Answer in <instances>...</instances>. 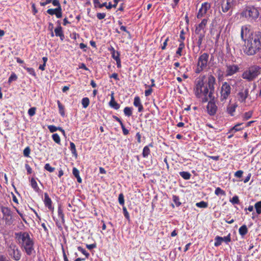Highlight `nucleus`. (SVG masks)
Here are the masks:
<instances>
[{"mask_svg":"<svg viewBox=\"0 0 261 261\" xmlns=\"http://www.w3.org/2000/svg\"><path fill=\"white\" fill-rule=\"evenodd\" d=\"M252 114L253 113L252 111H249L245 113L243 116V119L244 120H248L252 117Z\"/></svg>","mask_w":261,"mask_h":261,"instance_id":"ea45409f","label":"nucleus"},{"mask_svg":"<svg viewBox=\"0 0 261 261\" xmlns=\"http://www.w3.org/2000/svg\"><path fill=\"white\" fill-rule=\"evenodd\" d=\"M32 11H33V13L34 15H35L38 12V10L36 8L35 4H32Z\"/></svg>","mask_w":261,"mask_h":261,"instance_id":"774afa93","label":"nucleus"},{"mask_svg":"<svg viewBox=\"0 0 261 261\" xmlns=\"http://www.w3.org/2000/svg\"><path fill=\"white\" fill-rule=\"evenodd\" d=\"M30 181L31 186L34 189V190L36 192H38L39 188L38 186V184L35 178L32 177Z\"/></svg>","mask_w":261,"mask_h":261,"instance_id":"b1692460","label":"nucleus"},{"mask_svg":"<svg viewBox=\"0 0 261 261\" xmlns=\"http://www.w3.org/2000/svg\"><path fill=\"white\" fill-rule=\"evenodd\" d=\"M242 124V123H237L233 127L231 128L229 130V133H231L232 134L229 136L228 138L229 139L231 138L236 132L242 130L243 127H240Z\"/></svg>","mask_w":261,"mask_h":261,"instance_id":"6ab92c4d","label":"nucleus"},{"mask_svg":"<svg viewBox=\"0 0 261 261\" xmlns=\"http://www.w3.org/2000/svg\"><path fill=\"white\" fill-rule=\"evenodd\" d=\"M185 48V45L184 42L181 41L180 44H179V46L177 48V50L176 51V56L178 58L181 57L184 55V50Z\"/></svg>","mask_w":261,"mask_h":261,"instance_id":"4be33fe9","label":"nucleus"},{"mask_svg":"<svg viewBox=\"0 0 261 261\" xmlns=\"http://www.w3.org/2000/svg\"><path fill=\"white\" fill-rule=\"evenodd\" d=\"M52 139L54 140V141L56 142L57 144L59 145L61 144V139L58 134H54L52 135Z\"/></svg>","mask_w":261,"mask_h":261,"instance_id":"f704fd0d","label":"nucleus"},{"mask_svg":"<svg viewBox=\"0 0 261 261\" xmlns=\"http://www.w3.org/2000/svg\"><path fill=\"white\" fill-rule=\"evenodd\" d=\"M243 174V171L242 170H238L234 173V176L238 178H241Z\"/></svg>","mask_w":261,"mask_h":261,"instance_id":"680f3d73","label":"nucleus"},{"mask_svg":"<svg viewBox=\"0 0 261 261\" xmlns=\"http://www.w3.org/2000/svg\"><path fill=\"white\" fill-rule=\"evenodd\" d=\"M58 216L60 218H61L62 220H64V215L63 213V211L61 207H59L58 209Z\"/></svg>","mask_w":261,"mask_h":261,"instance_id":"49530a36","label":"nucleus"},{"mask_svg":"<svg viewBox=\"0 0 261 261\" xmlns=\"http://www.w3.org/2000/svg\"><path fill=\"white\" fill-rule=\"evenodd\" d=\"M210 7L211 6L209 3L207 2L203 3L197 13V18L199 19L203 17L207 13V11L210 9Z\"/></svg>","mask_w":261,"mask_h":261,"instance_id":"1a4fd4ad","label":"nucleus"},{"mask_svg":"<svg viewBox=\"0 0 261 261\" xmlns=\"http://www.w3.org/2000/svg\"><path fill=\"white\" fill-rule=\"evenodd\" d=\"M223 242H224L226 244L229 243L231 241V235L229 233L227 236L222 237Z\"/></svg>","mask_w":261,"mask_h":261,"instance_id":"8fccbe9b","label":"nucleus"},{"mask_svg":"<svg viewBox=\"0 0 261 261\" xmlns=\"http://www.w3.org/2000/svg\"><path fill=\"white\" fill-rule=\"evenodd\" d=\"M36 111V108L35 107L31 108L28 110V114L31 117L33 116L35 114Z\"/></svg>","mask_w":261,"mask_h":261,"instance_id":"a18cd8bd","label":"nucleus"},{"mask_svg":"<svg viewBox=\"0 0 261 261\" xmlns=\"http://www.w3.org/2000/svg\"><path fill=\"white\" fill-rule=\"evenodd\" d=\"M25 168L27 170L28 174H30L32 173V172H33L32 169L28 164H25Z\"/></svg>","mask_w":261,"mask_h":261,"instance_id":"13d9d810","label":"nucleus"},{"mask_svg":"<svg viewBox=\"0 0 261 261\" xmlns=\"http://www.w3.org/2000/svg\"><path fill=\"white\" fill-rule=\"evenodd\" d=\"M44 204L49 211L53 212L54 207L53 205V202L47 193H44Z\"/></svg>","mask_w":261,"mask_h":261,"instance_id":"2eb2a0df","label":"nucleus"},{"mask_svg":"<svg viewBox=\"0 0 261 261\" xmlns=\"http://www.w3.org/2000/svg\"><path fill=\"white\" fill-rule=\"evenodd\" d=\"M112 54V58L116 61L117 59H120V54L118 51H116L113 47L110 49Z\"/></svg>","mask_w":261,"mask_h":261,"instance_id":"c85d7f7f","label":"nucleus"},{"mask_svg":"<svg viewBox=\"0 0 261 261\" xmlns=\"http://www.w3.org/2000/svg\"><path fill=\"white\" fill-rule=\"evenodd\" d=\"M169 40V37H167L165 40V41H164L163 42V45H162L161 46V48L162 50H164L166 49V46L167 45V43L168 42V41Z\"/></svg>","mask_w":261,"mask_h":261,"instance_id":"052dcab7","label":"nucleus"},{"mask_svg":"<svg viewBox=\"0 0 261 261\" xmlns=\"http://www.w3.org/2000/svg\"><path fill=\"white\" fill-rule=\"evenodd\" d=\"M253 209H254V206L252 205H250L248 207L245 208L244 211L245 212V214L246 215H248V213L247 212V211H248L249 212H253Z\"/></svg>","mask_w":261,"mask_h":261,"instance_id":"6e6d98bb","label":"nucleus"},{"mask_svg":"<svg viewBox=\"0 0 261 261\" xmlns=\"http://www.w3.org/2000/svg\"><path fill=\"white\" fill-rule=\"evenodd\" d=\"M259 15V12L258 8L252 6L245 7L241 13L242 17L249 20H255L258 18Z\"/></svg>","mask_w":261,"mask_h":261,"instance_id":"39448f33","label":"nucleus"},{"mask_svg":"<svg viewBox=\"0 0 261 261\" xmlns=\"http://www.w3.org/2000/svg\"><path fill=\"white\" fill-rule=\"evenodd\" d=\"M231 92L230 86L226 82L224 83L221 87L220 92V100L225 101L229 96Z\"/></svg>","mask_w":261,"mask_h":261,"instance_id":"0eeeda50","label":"nucleus"},{"mask_svg":"<svg viewBox=\"0 0 261 261\" xmlns=\"http://www.w3.org/2000/svg\"><path fill=\"white\" fill-rule=\"evenodd\" d=\"M30 151L31 150L29 147H27L26 148H25L23 150V152L24 156L25 157H29L30 154Z\"/></svg>","mask_w":261,"mask_h":261,"instance_id":"3c124183","label":"nucleus"},{"mask_svg":"<svg viewBox=\"0 0 261 261\" xmlns=\"http://www.w3.org/2000/svg\"><path fill=\"white\" fill-rule=\"evenodd\" d=\"M53 5L54 6H57V8H61L60 2L59 0H52L51 2Z\"/></svg>","mask_w":261,"mask_h":261,"instance_id":"e2e57ef3","label":"nucleus"},{"mask_svg":"<svg viewBox=\"0 0 261 261\" xmlns=\"http://www.w3.org/2000/svg\"><path fill=\"white\" fill-rule=\"evenodd\" d=\"M44 169L49 171V172H53L55 170V168L52 167L49 164L46 163L44 166Z\"/></svg>","mask_w":261,"mask_h":261,"instance_id":"c03bdc74","label":"nucleus"},{"mask_svg":"<svg viewBox=\"0 0 261 261\" xmlns=\"http://www.w3.org/2000/svg\"><path fill=\"white\" fill-rule=\"evenodd\" d=\"M238 106V105L236 101H232L231 100H229V103L226 108L227 113L231 116H234V113Z\"/></svg>","mask_w":261,"mask_h":261,"instance_id":"ddd939ff","label":"nucleus"},{"mask_svg":"<svg viewBox=\"0 0 261 261\" xmlns=\"http://www.w3.org/2000/svg\"><path fill=\"white\" fill-rule=\"evenodd\" d=\"M70 149L72 154L74 156H75V157H77V153L75 145L73 142H70Z\"/></svg>","mask_w":261,"mask_h":261,"instance_id":"2f4dec72","label":"nucleus"},{"mask_svg":"<svg viewBox=\"0 0 261 261\" xmlns=\"http://www.w3.org/2000/svg\"><path fill=\"white\" fill-rule=\"evenodd\" d=\"M215 194L218 196L219 195H225V192L224 191L222 190L220 188L218 187L215 190Z\"/></svg>","mask_w":261,"mask_h":261,"instance_id":"79ce46f5","label":"nucleus"},{"mask_svg":"<svg viewBox=\"0 0 261 261\" xmlns=\"http://www.w3.org/2000/svg\"><path fill=\"white\" fill-rule=\"evenodd\" d=\"M173 200L177 206H179L180 205L181 203L179 202V199L177 196L173 195Z\"/></svg>","mask_w":261,"mask_h":261,"instance_id":"603ef678","label":"nucleus"},{"mask_svg":"<svg viewBox=\"0 0 261 261\" xmlns=\"http://www.w3.org/2000/svg\"><path fill=\"white\" fill-rule=\"evenodd\" d=\"M17 80V75L13 72L11 73L10 76L9 77L8 79V83L11 84L12 82L15 81Z\"/></svg>","mask_w":261,"mask_h":261,"instance_id":"e433bc0d","label":"nucleus"},{"mask_svg":"<svg viewBox=\"0 0 261 261\" xmlns=\"http://www.w3.org/2000/svg\"><path fill=\"white\" fill-rule=\"evenodd\" d=\"M249 95V90L247 89L239 91L237 95V100L241 102L245 103L246 99Z\"/></svg>","mask_w":261,"mask_h":261,"instance_id":"9b49d317","label":"nucleus"},{"mask_svg":"<svg viewBox=\"0 0 261 261\" xmlns=\"http://www.w3.org/2000/svg\"><path fill=\"white\" fill-rule=\"evenodd\" d=\"M236 0H223L222 4V10L224 13L232 10L236 5Z\"/></svg>","mask_w":261,"mask_h":261,"instance_id":"6e6552de","label":"nucleus"},{"mask_svg":"<svg viewBox=\"0 0 261 261\" xmlns=\"http://www.w3.org/2000/svg\"><path fill=\"white\" fill-rule=\"evenodd\" d=\"M150 153L149 146H145L143 149L142 155L144 158H147Z\"/></svg>","mask_w":261,"mask_h":261,"instance_id":"7c9ffc66","label":"nucleus"},{"mask_svg":"<svg viewBox=\"0 0 261 261\" xmlns=\"http://www.w3.org/2000/svg\"><path fill=\"white\" fill-rule=\"evenodd\" d=\"M49 130L50 133H54L56 132L57 130H59L60 127H57L53 125H50L47 126Z\"/></svg>","mask_w":261,"mask_h":261,"instance_id":"37998d69","label":"nucleus"},{"mask_svg":"<svg viewBox=\"0 0 261 261\" xmlns=\"http://www.w3.org/2000/svg\"><path fill=\"white\" fill-rule=\"evenodd\" d=\"M123 211L124 212V215L125 217L127 219H128L129 218V214H128L125 207H123Z\"/></svg>","mask_w":261,"mask_h":261,"instance_id":"338daca9","label":"nucleus"},{"mask_svg":"<svg viewBox=\"0 0 261 261\" xmlns=\"http://www.w3.org/2000/svg\"><path fill=\"white\" fill-rule=\"evenodd\" d=\"M72 174L76 178L77 181L79 183H81L82 181V178L80 176V172L78 169L74 167L72 169Z\"/></svg>","mask_w":261,"mask_h":261,"instance_id":"393cba45","label":"nucleus"},{"mask_svg":"<svg viewBox=\"0 0 261 261\" xmlns=\"http://www.w3.org/2000/svg\"><path fill=\"white\" fill-rule=\"evenodd\" d=\"M118 201H119V202L120 205H124V196H123V194L121 193L119 195Z\"/></svg>","mask_w":261,"mask_h":261,"instance_id":"09e8293b","label":"nucleus"},{"mask_svg":"<svg viewBox=\"0 0 261 261\" xmlns=\"http://www.w3.org/2000/svg\"><path fill=\"white\" fill-rule=\"evenodd\" d=\"M55 33L56 36L60 37L61 40L64 39V35L62 30V28L60 25H59L55 29Z\"/></svg>","mask_w":261,"mask_h":261,"instance_id":"5701e85b","label":"nucleus"},{"mask_svg":"<svg viewBox=\"0 0 261 261\" xmlns=\"http://www.w3.org/2000/svg\"><path fill=\"white\" fill-rule=\"evenodd\" d=\"M110 78H113L116 81H119V79L118 77V75L116 73H114L112 74H111V75H110Z\"/></svg>","mask_w":261,"mask_h":261,"instance_id":"0e129e2a","label":"nucleus"},{"mask_svg":"<svg viewBox=\"0 0 261 261\" xmlns=\"http://www.w3.org/2000/svg\"><path fill=\"white\" fill-rule=\"evenodd\" d=\"M261 68L252 65L248 68L242 74V77L248 81H253L260 74Z\"/></svg>","mask_w":261,"mask_h":261,"instance_id":"423d86ee","label":"nucleus"},{"mask_svg":"<svg viewBox=\"0 0 261 261\" xmlns=\"http://www.w3.org/2000/svg\"><path fill=\"white\" fill-rule=\"evenodd\" d=\"M106 14L105 13H97L96 14L97 18L99 19H102L105 18Z\"/></svg>","mask_w":261,"mask_h":261,"instance_id":"4d7b16f0","label":"nucleus"},{"mask_svg":"<svg viewBox=\"0 0 261 261\" xmlns=\"http://www.w3.org/2000/svg\"><path fill=\"white\" fill-rule=\"evenodd\" d=\"M255 210L256 214L258 216L261 214V201L256 202L254 205Z\"/></svg>","mask_w":261,"mask_h":261,"instance_id":"bb28decb","label":"nucleus"},{"mask_svg":"<svg viewBox=\"0 0 261 261\" xmlns=\"http://www.w3.org/2000/svg\"><path fill=\"white\" fill-rule=\"evenodd\" d=\"M248 35H251V34H250V30L246 25L243 26L241 28V37L242 40L244 41V43H245V41H247L246 38Z\"/></svg>","mask_w":261,"mask_h":261,"instance_id":"f3484780","label":"nucleus"},{"mask_svg":"<svg viewBox=\"0 0 261 261\" xmlns=\"http://www.w3.org/2000/svg\"><path fill=\"white\" fill-rule=\"evenodd\" d=\"M196 205L198 207L200 208H206L208 206V204L207 202H204L203 201H200L199 202H197L196 203Z\"/></svg>","mask_w":261,"mask_h":261,"instance_id":"58836bf2","label":"nucleus"},{"mask_svg":"<svg viewBox=\"0 0 261 261\" xmlns=\"http://www.w3.org/2000/svg\"><path fill=\"white\" fill-rule=\"evenodd\" d=\"M179 37H180V40H179L180 43L181 42V41L184 42V40L185 39L184 31H181L180 32Z\"/></svg>","mask_w":261,"mask_h":261,"instance_id":"69168bd1","label":"nucleus"},{"mask_svg":"<svg viewBox=\"0 0 261 261\" xmlns=\"http://www.w3.org/2000/svg\"><path fill=\"white\" fill-rule=\"evenodd\" d=\"M209 54L206 53L201 54L197 60L194 68V72L196 74H199L208 68Z\"/></svg>","mask_w":261,"mask_h":261,"instance_id":"20e7f679","label":"nucleus"},{"mask_svg":"<svg viewBox=\"0 0 261 261\" xmlns=\"http://www.w3.org/2000/svg\"><path fill=\"white\" fill-rule=\"evenodd\" d=\"M134 106L138 109L139 112H142L143 111V106L141 103V99L138 96H136L134 98Z\"/></svg>","mask_w":261,"mask_h":261,"instance_id":"a211bd4d","label":"nucleus"},{"mask_svg":"<svg viewBox=\"0 0 261 261\" xmlns=\"http://www.w3.org/2000/svg\"><path fill=\"white\" fill-rule=\"evenodd\" d=\"M16 238L21 249L28 255H31L34 250V241L27 232H20L16 233Z\"/></svg>","mask_w":261,"mask_h":261,"instance_id":"7ed1b4c3","label":"nucleus"},{"mask_svg":"<svg viewBox=\"0 0 261 261\" xmlns=\"http://www.w3.org/2000/svg\"><path fill=\"white\" fill-rule=\"evenodd\" d=\"M109 106L115 110H118L120 108V105L115 100L114 93L111 94Z\"/></svg>","mask_w":261,"mask_h":261,"instance_id":"412c9836","label":"nucleus"},{"mask_svg":"<svg viewBox=\"0 0 261 261\" xmlns=\"http://www.w3.org/2000/svg\"><path fill=\"white\" fill-rule=\"evenodd\" d=\"M223 242L222 237L216 236L215 238L214 245L216 247H218L221 245Z\"/></svg>","mask_w":261,"mask_h":261,"instance_id":"473e14b6","label":"nucleus"},{"mask_svg":"<svg viewBox=\"0 0 261 261\" xmlns=\"http://www.w3.org/2000/svg\"><path fill=\"white\" fill-rule=\"evenodd\" d=\"M239 67L237 65H229L227 66L226 70V75L231 76L237 73L239 70Z\"/></svg>","mask_w":261,"mask_h":261,"instance_id":"4468645a","label":"nucleus"},{"mask_svg":"<svg viewBox=\"0 0 261 261\" xmlns=\"http://www.w3.org/2000/svg\"><path fill=\"white\" fill-rule=\"evenodd\" d=\"M78 250L80 252H81L83 254H84L86 257H87L89 255V254L85 249H83L81 247H78Z\"/></svg>","mask_w":261,"mask_h":261,"instance_id":"864d4df0","label":"nucleus"},{"mask_svg":"<svg viewBox=\"0 0 261 261\" xmlns=\"http://www.w3.org/2000/svg\"><path fill=\"white\" fill-rule=\"evenodd\" d=\"M239 234L242 236L244 237L248 232V228L246 225H243L239 229Z\"/></svg>","mask_w":261,"mask_h":261,"instance_id":"a878e982","label":"nucleus"},{"mask_svg":"<svg viewBox=\"0 0 261 261\" xmlns=\"http://www.w3.org/2000/svg\"><path fill=\"white\" fill-rule=\"evenodd\" d=\"M120 126H121V128H122V132H123V135H128V134H129V130H128V129H127L125 127V126H124V125L123 123V124H121L120 125Z\"/></svg>","mask_w":261,"mask_h":261,"instance_id":"bf43d9fd","label":"nucleus"},{"mask_svg":"<svg viewBox=\"0 0 261 261\" xmlns=\"http://www.w3.org/2000/svg\"><path fill=\"white\" fill-rule=\"evenodd\" d=\"M94 4L95 7H98L99 8H102L103 7L106 6L107 3H100L98 0H93Z\"/></svg>","mask_w":261,"mask_h":261,"instance_id":"4c0bfd02","label":"nucleus"},{"mask_svg":"<svg viewBox=\"0 0 261 261\" xmlns=\"http://www.w3.org/2000/svg\"><path fill=\"white\" fill-rule=\"evenodd\" d=\"M46 12L50 15H55L58 18H60L62 17V8L60 7L56 9H48Z\"/></svg>","mask_w":261,"mask_h":261,"instance_id":"dca6fc26","label":"nucleus"},{"mask_svg":"<svg viewBox=\"0 0 261 261\" xmlns=\"http://www.w3.org/2000/svg\"><path fill=\"white\" fill-rule=\"evenodd\" d=\"M152 92H153V90H152V88L150 87H149V88L145 90V91L144 93H145V96H146V97L149 96V95H150L151 94Z\"/></svg>","mask_w":261,"mask_h":261,"instance_id":"5fc2aeb1","label":"nucleus"},{"mask_svg":"<svg viewBox=\"0 0 261 261\" xmlns=\"http://www.w3.org/2000/svg\"><path fill=\"white\" fill-rule=\"evenodd\" d=\"M179 175L185 179H189L191 177V174L188 172L182 171L179 172Z\"/></svg>","mask_w":261,"mask_h":261,"instance_id":"72a5a7b5","label":"nucleus"},{"mask_svg":"<svg viewBox=\"0 0 261 261\" xmlns=\"http://www.w3.org/2000/svg\"><path fill=\"white\" fill-rule=\"evenodd\" d=\"M218 107L214 101H210L206 106V111L210 116H214L216 114Z\"/></svg>","mask_w":261,"mask_h":261,"instance_id":"9d476101","label":"nucleus"},{"mask_svg":"<svg viewBox=\"0 0 261 261\" xmlns=\"http://www.w3.org/2000/svg\"><path fill=\"white\" fill-rule=\"evenodd\" d=\"M23 67L24 69H25L27 71V72L30 74L34 76H36V73H35V70H34V69L33 68L27 67L25 66H23Z\"/></svg>","mask_w":261,"mask_h":261,"instance_id":"a19ab883","label":"nucleus"},{"mask_svg":"<svg viewBox=\"0 0 261 261\" xmlns=\"http://www.w3.org/2000/svg\"><path fill=\"white\" fill-rule=\"evenodd\" d=\"M215 82L216 79L211 74L207 75L206 80L205 75L199 76L194 83L193 91L195 96L203 102L207 101L211 94L209 90H214Z\"/></svg>","mask_w":261,"mask_h":261,"instance_id":"f257e3e1","label":"nucleus"},{"mask_svg":"<svg viewBox=\"0 0 261 261\" xmlns=\"http://www.w3.org/2000/svg\"><path fill=\"white\" fill-rule=\"evenodd\" d=\"M57 104L59 108V113L62 116L65 115V108L64 106L60 102L59 100L57 101Z\"/></svg>","mask_w":261,"mask_h":261,"instance_id":"cd10ccee","label":"nucleus"},{"mask_svg":"<svg viewBox=\"0 0 261 261\" xmlns=\"http://www.w3.org/2000/svg\"><path fill=\"white\" fill-rule=\"evenodd\" d=\"M261 49V32H255L248 36L244 43V52L248 56L256 54Z\"/></svg>","mask_w":261,"mask_h":261,"instance_id":"f03ea898","label":"nucleus"},{"mask_svg":"<svg viewBox=\"0 0 261 261\" xmlns=\"http://www.w3.org/2000/svg\"><path fill=\"white\" fill-rule=\"evenodd\" d=\"M1 211L3 214L4 218L7 220L9 217H11L12 212L10 208L7 207L2 206Z\"/></svg>","mask_w":261,"mask_h":261,"instance_id":"aec40b11","label":"nucleus"},{"mask_svg":"<svg viewBox=\"0 0 261 261\" xmlns=\"http://www.w3.org/2000/svg\"><path fill=\"white\" fill-rule=\"evenodd\" d=\"M90 101L88 97L83 98L82 100V104L84 108H86L89 105Z\"/></svg>","mask_w":261,"mask_h":261,"instance_id":"c9c22d12","label":"nucleus"},{"mask_svg":"<svg viewBox=\"0 0 261 261\" xmlns=\"http://www.w3.org/2000/svg\"><path fill=\"white\" fill-rule=\"evenodd\" d=\"M208 20V18H204L202 20L200 23L196 26V34H199L201 31H203L204 33L205 32L206 27L207 24Z\"/></svg>","mask_w":261,"mask_h":261,"instance_id":"f8f14e48","label":"nucleus"},{"mask_svg":"<svg viewBox=\"0 0 261 261\" xmlns=\"http://www.w3.org/2000/svg\"><path fill=\"white\" fill-rule=\"evenodd\" d=\"M133 108L126 107L124 108L123 112L125 116L129 117L132 115L133 113Z\"/></svg>","mask_w":261,"mask_h":261,"instance_id":"c756f323","label":"nucleus"},{"mask_svg":"<svg viewBox=\"0 0 261 261\" xmlns=\"http://www.w3.org/2000/svg\"><path fill=\"white\" fill-rule=\"evenodd\" d=\"M230 201L232 204H239L240 202V200L239 199V197L238 196H234L230 200Z\"/></svg>","mask_w":261,"mask_h":261,"instance_id":"de8ad7c7","label":"nucleus"}]
</instances>
